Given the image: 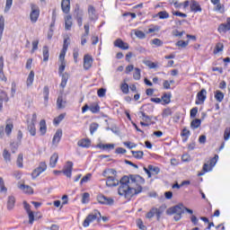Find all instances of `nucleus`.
<instances>
[{"instance_id": "nucleus-1", "label": "nucleus", "mask_w": 230, "mask_h": 230, "mask_svg": "<svg viewBox=\"0 0 230 230\" xmlns=\"http://www.w3.org/2000/svg\"><path fill=\"white\" fill-rule=\"evenodd\" d=\"M118 172L115 169L104 170L102 172L103 177L107 179L106 186L112 188L120 185L118 189V193L126 200H131L134 195H139L143 191L141 184L145 182V179L140 175L131 174L129 176H123L120 181L116 177Z\"/></svg>"}, {"instance_id": "nucleus-2", "label": "nucleus", "mask_w": 230, "mask_h": 230, "mask_svg": "<svg viewBox=\"0 0 230 230\" xmlns=\"http://www.w3.org/2000/svg\"><path fill=\"white\" fill-rule=\"evenodd\" d=\"M183 213H184V205L182 204L171 207L166 210V215H175L173 217L175 222H179V220L182 218Z\"/></svg>"}, {"instance_id": "nucleus-3", "label": "nucleus", "mask_w": 230, "mask_h": 230, "mask_svg": "<svg viewBox=\"0 0 230 230\" xmlns=\"http://www.w3.org/2000/svg\"><path fill=\"white\" fill-rule=\"evenodd\" d=\"M94 220H97V222H102V213L96 209L86 217L83 222V227H89V226L93 224Z\"/></svg>"}, {"instance_id": "nucleus-4", "label": "nucleus", "mask_w": 230, "mask_h": 230, "mask_svg": "<svg viewBox=\"0 0 230 230\" xmlns=\"http://www.w3.org/2000/svg\"><path fill=\"white\" fill-rule=\"evenodd\" d=\"M73 17L76 21L79 28H82V25L84 24V11L80 8V5H75Z\"/></svg>"}, {"instance_id": "nucleus-5", "label": "nucleus", "mask_w": 230, "mask_h": 230, "mask_svg": "<svg viewBox=\"0 0 230 230\" xmlns=\"http://www.w3.org/2000/svg\"><path fill=\"white\" fill-rule=\"evenodd\" d=\"M48 170V165L46 164V162H40L39 166L33 170L31 173L32 179H37L40 173H43V172H46Z\"/></svg>"}, {"instance_id": "nucleus-6", "label": "nucleus", "mask_w": 230, "mask_h": 230, "mask_svg": "<svg viewBox=\"0 0 230 230\" xmlns=\"http://www.w3.org/2000/svg\"><path fill=\"white\" fill-rule=\"evenodd\" d=\"M39 15H40V10L35 4H31V12L30 13L31 22H37L39 21Z\"/></svg>"}, {"instance_id": "nucleus-7", "label": "nucleus", "mask_w": 230, "mask_h": 230, "mask_svg": "<svg viewBox=\"0 0 230 230\" xmlns=\"http://www.w3.org/2000/svg\"><path fill=\"white\" fill-rule=\"evenodd\" d=\"M97 200L99 204H102L103 206H112V204H114V199H112V198H107L103 194H99L97 196Z\"/></svg>"}, {"instance_id": "nucleus-8", "label": "nucleus", "mask_w": 230, "mask_h": 230, "mask_svg": "<svg viewBox=\"0 0 230 230\" xmlns=\"http://www.w3.org/2000/svg\"><path fill=\"white\" fill-rule=\"evenodd\" d=\"M208 98V92L206 89H201L200 92L197 93V100L195 102L196 105H202Z\"/></svg>"}, {"instance_id": "nucleus-9", "label": "nucleus", "mask_w": 230, "mask_h": 230, "mask_svg": "<svg viewBox=\"0 0 230 230\" xmlns=\"http://www.w3.org/2000/svg\"><path fill=\"white\" fill-rule=\"evenodd\" d=\"M66 177L71 179V175H73V162H66V164L64 166L63 170L61 171Z\"/></svg>"}, {"instance_id": "nucleus-10", "label": "nucleus", "mask_w": 230, "mask_h": 230, "mask_svg": "<svg viewBox=\"0 0 230 230\" xmlns=\"http://www.w3.org/2000/svg\"><path fill=\"white\" fill-rule=\"evenodd\" d=\"M230 31V17L226 19V23L219 24L217 31L219 33H227Z\"/></svg>"}, {"instance_id": "nucleus-11", "label": "nucleus", "mask_w": 230, "mask_h": 230, "mask_svg": "<svg viewBox=\"0 0 230 230\" xmlns=\"http://www.w3.org/2000/svg\"><path fill=\"white\" fill-rule=\"evenodd\" d=\"M91 67H93V57H91L89 54H86L84 57V69L87 71L91 69Z\"/></svg>"}, {"instance_id": "nucleus-12", "label": "nucleus", "mask_w": 230, "mask_h": 230, "mask_svg": "<svg viewBox=\"0 0 230 230\" xmlns=\"http://www.w3.org/2000/svg\"><path fill=\"white\" fill-rule=\"evenodd\" d=\"M190 12H193V13H199L202 12V7L200 6V4L198 1H190Z\"/></svg>"}, {"instance_id": "nucleus-13", "label": "nucleus", "mask_w": 230, "mask_h": 230, "mask_svg": "<svg viewBox=\"0 0 230 230\" xmlns=\"http://www.w3.org/2000/svg\"><path fill=\"white\" fill-rule=\"evenodd\" d=\"M61 9L64 13H69L71 10V0H62Z\"/></svg>"}, {"instance_id": "nucleus-14", "label": "nucleus", "mask_w": 230, "mask_h": 230, "mask_svg": "<svg viewBox=\"0 0 230 230\" xmlns=\"http://www.w3.org/2000/svg\"><path fill=\"white\" fill-rule=\"evenodd\" d=\"M88 15L90 21H96V19H98V14H96V8H94V6H88Z\"/></svg>"}, {"instance_id": "nucleus-15", "label": "nucleus", "mask_w": 230, "mask_h": 230, "mask_svg": "<svg viewBox=\"0 0 230 230\" xmlns=\"http://www.w3.org/2000/svg\"><path fill=\"white\" fill-rule=\"evenodd\" d=\"M62 139V129H58L53 137L52 143L53 145H58Z\"/></svg>"}, {"instance_id": "nucleus-16", "label": "nucleus", "mask_w": 230, "mask_h": 230, "mask_svg": "<svg viewBox=\"0 0 230 230\" xmlns=\"http://www.w3.org/2000/svg\"><path fill=\"white\" fill-rule=\"evenodd\" d=\"M114 46H116V48H119L120 49H128V43L124 42V41L121 40L120 39H118V40L114 42Z\"/></svg>"}, {"instance_id": "nucleus-17", "label": "nucleus", "mask_w": 230, "mask_h": 230, "mask_svg": "<svg viewBox=\"0 0 230 230\" xmlns=\"http://www.w3.org/2000/svg\"><path fill=\"white\" fill-rule=\"evenodd\" d=\"M77 145L82 148H89L91 146V140L89 138H83L77 142Z\"/></svg>"}, {"instance_id": "nucleus-18", "label": "nucleus", "mask_w": 230, "mask_h": 230, "mask_svg": "<svg viewBox=\"0 0 230 230\" xmlns=\"http://www.w3.org/2000/svg\"><path fill=\"white\" fill-rule=\"evenodd\" d=\"M72 26H73V16H71V15L66 16V18H65V30L69 31V30H71Z\"/></svg>"}, {"instance_id": "nucleus-19", "label": "nucleus", "mask_w": 230, "mask_h": 230, "mask_svg": "<svg viewBox=\"0 0 230 230\" xmlns=\"http://www.w3.org/2000/svg\"><path fill=\"white\" fill-rule=\"evenodd\" d=\"M66 102L64 101V97L62 95H58L57 100V107L58 109H66Z\"/></svg>"}, {"instance_id": "nucleus-20", "label": "nucleus", "mask_w": 230, "mask_h": 230, "mask_svg": "<svg viewBox=\"0 0 230 230\" xmlns=\"http://www.w3.org/2000/svg\"><path fill=\"white\" fill-rule=\"evenodd\" d=\"M57 163H58V154L54 153V154L50 156V161H49V166H50V168H55V166H57Z\"/></svg>"}, {"instance_id": "nucleus-21", "label": "nucleus", "mask_w": 230, "mask_h": 230, "mask_svg": "<svg viewBox=\"0 0 230 230\" xmlns=\"http://www.w3.org/2000/svg\"><path fill=\"white\" fill-rule=\"evenodd\" d=\"M214 98L218 103H222L224 102V93H222L220 90H217L214 93Z\"/></svg>"}, {"instance_id": "nucleus-22", "label": "nucleus", "mask_w": 230, "mask_h": 230, "mask_svg": "<svg viewBox=\"0 0 230 230\" xmlns=\"http://www.w3.org/2000/svg\"><path fill=\"white\" fill-rule=\"evenodd\" d=\"M12 130H13V123L10 122V119L6 120L5 134L11 136Z\"/></svg>"}, {"instance_id": "nucleus-23", "label": "nucleus", "mask_w": 230, "mask_h": 230, "mask_svg": "<svg viewBox=\"0 0 230 230\" xmlns=\"http://www.w3.org/2000/svg\"><path fill=\"white\" fill-rule=\"evenodd\" d=\"M33 80H35V72L31 70L27 77V86L30 87V85H33Z\"/></svg>"}, {"instance_id": "nucleus-24", "label": "nucleus", "mask_w": 230, "mask_h": 230, "mask_svg": "<svg viewBox=\"0 0 230 230\" xmlns=\"http://www.w3.org/2000/svg\"><path fill=\"white\" fill-rule=\"evenodd\" d=\"M18 188L23 190V193H33V189L30 185L20 184Z\"/></svg>"}, {"instance_id": "nucleus-25", "label": "nucleus", "mask_w": 230, "mask_h": 230, "mask_svg": "<svg viewBox=\"0 0 230 230\" xmlns=\"http://www.w3.org/2000/svg\"><path fill=\"white\" fill-rule=\"evenodd\" d=\"M48 130V128L46 126V120L41 119L40 122V132L41 136H44Z\"/></svg>"}, {"instance_id": "nucleus-26", "label": "nucleus", "mask_w": 230, "mask_h": 230, "mask_svg": "<svg viewBox=\"0 0 230 230\" xmlns=\"http://www.w3.org/2000/svg\"><path fill=\"white\" fill-rule=\"evenodd\" d=\"M68 80H69V74H67V73L62 74L60 87H62L64 89L66 87V85H67Z\"/></svg>"}, {"instance_id": "nucleus-27", "label": "nucleus", "mask_w": 230, "mask_h": 230, "mask_svg": "<svg viewBox=\"0 0 230 230\" xmlns=\"http://www.w3.org/2000/svg\"><path fill=\"white\" fill-rule=\"evenodd\" d=\"M90 111L93 114H98L100 112V105L96 102L90 104Z\"/></svg>"}, {"instance_id": "nucleus-28", "label": "nucleus", "mask_w": 230, "mask_h": 230, "mask_svg": "<svg viewBox=\"0 0 230 230\" xmlns=\"http://www.w3.org/2000/svg\"><path fill=\"white\" fill-rule=\"evenodd\" d=\"M15 206V197L9 196L7 201V209H12Z\"/></svg>"}, {"instance_id": "nucleus-29", "label": "nucleus", "mask_w": 230, "mask_h": 230, "mask_svg": "<svg viewBox=\"0 0 230 230\" xmlns=\"http://www.w3.org/2000/svg\"><path fill=\"white\" fill-rule=\"evenodd\" d=\"M155 215H156L157 220L161 219V216L164 213V208L160 207L159 208H154Z\"/></svg>"}, {"instance_id": "nucleus-30", "label": "nucleus", "mask_w": 230, "mask_h": 230, "mask_svg": "<svg viewBox=\"0 0 230 230\" xmlns=\"http://www.w3.org/2000/svg\"><path fill=\"white\" fill-rule=\"evenodd\" d=\"M190 135H191V133L190 132V130L188 128H184L182 129L181 136H182V137H184L182 139L183 143H186V141H188V137H190Z\"/></svg>"}, {"instance_id": "nucleus-31", "label": "nucleus", "mask_w": 230, "mask_h": 230, "mask_svg": "<svg viewBox=\"0 0 230 230\" xmlns=\"http://www.w3.org/2000/svg\"><path fill=\"white\" fill-rule=\"evenodd\" d=\"M49 60V49L48 46L43 47V62H48Z\"/></svg>"}, {"instance_id": "nucleus-32", "label": "nucleus", "mask_w": 230, "mask_h": 230, "mask_svg": "<svg viewBox=\"0 0 230 230\" xmlns=\"http://www.w3.org/2000/svg\"><path fill=\"white\" fill-rule=\"evenodd\" d=\"M172 98V93H164L162 96V102L164 105H168L170 103Z\"/></svg>"}, {"instance_id": "nucleus-33", "label": "nucleus", "mask_w": 230, "mask_h": 230, "mask_svg": "<svg viewBox=\"0 0 230 230\" xmlns=\"http://www.w3.org/2000/svg\"><path fill=\"white\" fill-rule=\"evenodd\" d=\"M3 31H4V16L0 15V40L3 39Z\"/></svg>"}, {"instance_id": "nucleus-34", "label": "nucleus", "mask_w": 230, "mask_h": 230, "mask_svg": "<svg viewBox=\"0 0 230 230\" xmlns=\"http://www.w3.org/2000/svg\"><path fill=\"white\" fill-rule=\"evenodd\" d=\"M27 130H29L31 136H36L37 128H35V124L28 123Z\"/></svg>"}, {"instance_id": "nucleus-35", "label": "nucleus", "mask_w": 230, "mask_h": 230, "mask_svg": "<svg viewBox=\"0 0 230 230\" xmlns=\"http://www.w3.org/2000/svg\"><path fill=\"white\" fill-rule=\"evenodd\" d=\"M99 148H102V150H113L114 144H99Z\"/></svg>"}, {"instance_id": "nucleus-36", "label": "nucleus", "mask_w": 230, "mask_h": 230, "mask_svg": "<svg viewBox=\"0 0 230 230\" xmlns=\"http://www.w3.org/2000/svg\"><path fill=\"white\" fill-rule=\"evenodd\" d=\"M3 157L5 163H10L12 161V155L6 149L4 150Z\"/></svg>"}, {"instance_id": "nucleus-37", "label": "nucleus", "mask_w": 230, "mask_h": 230, "mask_svg": "<svg viewBox=\"0 0 230 230\" xmlns=\"http://www.w3.org/2000/svg\"><path fill=\"white\" fill-rule=\"evenodd\" d=\"M201 123L202 121L200 119H195L190 122V127L195 130V128H199V127H200Z\"/></svg>"}, {"instance_id": "nucleus-38", "label": "nucleus", "mask_w": 230, "mask_h": 230, "mask_svg": "<svg viewBox=\"0 0 230 230\" xmlns=\"http://www.w3.org/2000/svg\"><path fill=\"white\" fill-rule=\"evenodd\" d=\"M131 154L135 159H143V155H145L143 151H131Z\"/></svg>"}, {"instance_id": "nucleus-39", "label": "nucleus", "mask_w": 230, "mask_h": 230, "mask_svg": "<svg viewBox=\"0 0 230 230\" xmlns=\"http://www.w3.org/2000/svg\"><path fill=\"white\" fill-rule=\"evenodd\" d=\"M100 127V125L96 122H93L91 125H90V133L92 136L94 135V132H96V130H98V128Z\"/></svg>"}, {"instance_id": "nucleus-40", "label": "nucleus", "mask_w": 230, "mask_h": 230, "mask_svg": "<svg viewBox=\"0 0 230 230\" xmlns=\"http://www.w3.org/2000/svg\"><path fill=\"white\" fill-rule=\"evenodd\" d=\"M67 51V45H66V41H65V45H63V49L60 52L59 55V60H64V58H66V52Z\"/></svg>"}, {"instance_id": "nucleus-41", "label": "nucleus", "mask_w": 230, "mask_h": 230, "mask_svg": "<svg viewBox=\"0 0 230 230\" xmlns=\"http://www.w3.org/2000/svg\"><path fill=\"white\" fill-rule=\"evenodd\" d=\"M190 44V40H178L175 44L178 48H187V46Z\"/></svg>"}, {"instance_id": "nucleus-42", "label": "nucleus", "mask_w": 230, "mask_h": 230, "mask_svg": "<svg viewBox=\"0 0 230 230\" xmlns=\"http://www.w3.org/2000/svg\"><path fill=\"white\" fill-rule=\"evenodd\" d=\"M134 80H141V69L136 67L133 74Z\"/></svg>"}, {"instance_id": "nucleus-43", "label": "nucleus", "mask_w": 230, "mask_h": 230, "mask_svg": "<svg viewBox=\"0 0 230 230\" xmlns=\"http://www.w3.org/2000/svg\"><path fill=\"white\" fill-rule=\"evenodd\" d=\"M66 118V113H61L58 117L54 119V125H59L60 122Z\"/></svg>"}, {"instance_id": "nucleus-44", "label": "nucleus", "mask_w": 230, "mask_h": 230, "mask_svg": "<svg viewBox=\"0 0 230 230\" xmlns=\"http://www.w3.org/2000/svg\"><path fill=\"white\" fill-rule=\"evenodd\" d=\"M157 17H159V19H168L170 14L166 11H161L157 13Z\"/></svg>"}, {"instance_id": "nucleus-45", "label": "nucleus", "mask_w": 230, "mask_h": 230, "mask_svg": "<svg viewBox=\"0 0 230 230\" xmlns=\"http://www.w3.org/2000/svg\"><path fill=\"white\" fill-rule=\"evenodd\" d=\"M140 114L142 116L143 121H145L146 123H148V121H152V118H154L146 115V113H145L144 111H140Z\"/></svg>"}, {"instance_id": "nucleus-46", "label": "nucleus", "mask_w": 230, "mask_h": 230, "mask_svg": "<svg viewBox=\"0 0 230 230\" xmlns=\"http://www.w3.org/2000/svg\"><path fill=\"white\" fill-rule=\"evenodd\" d=\"M9 100L8 93L6 92L1 91L0 92V101L7 102Z\"/></svg>"}, {"instance_id": "nucleus-47", "label": "nucleus", "mask_w": 230, "mask_h": 230, "mask_svg": "<svg viewBox=\"0 0 230 230\" xmlns=\"http://www.w3.org/2000/svg\"><path fill=\"white\" fill-rule=\"evenodd\" d=\"M91 195L88 192H84L83 193V197H82V203L83 204H87L89 203V199H90Z\"/></svg>"}, {"instance_id": "nucleus-48", "label": "nucleus", "mask_w": 230, "mask_h": 230, "mask_svg": "<svg viewBox=\"0 0 230 230\" xmlns=\"http://www.w3.org/2000/svg\"><path fill=\"white\" fill-rule=\"evenodd\" d=\"M215 12H219V13H224V12H226L225 8H224V4H217L216 7H215Z\"/></svg>"}, {"instance_id": "nucleus-49", "label": "nucleus", "mask_w": 230, "mask_h": 230, "mask_svg": "<svg viewBox=\"0 0 230 230\" xmlns=\"http://www.w3.org/2000/svg\"><path fill=\"white\" fill-rule=\"evenodd\" d=\"M0 191L6 193L8 191V189L4 186V180L3 177H0Z\"/></svg>"}, {"instance_id": "nucleus-50", "label": "nucleus", "mask_w": 230, "mask_h": 230, "mask_svg": "<svg viewBox=\"0 0 230 230\" xmlns=\"http://www.w3.org/2000/svg\"><path fill=\"white\" fill-rule=\"evenodd\" d=\"M148 170H150V172H154L155 173V175H157L159 173V172H161V169H159V167L154 166L152 164L148 165Z\"/></svg>"}, {"instance_id": "nucleus-51", "label": "nucleus", "mask_w": 230, "mask_h": 230, "mask_svg": "<svg viewBox=\"0 0 230 230\" xmlns=\"http://www.w3.org/2000/svg\"><path fill=\"white\" fill-rule=\"evenodd\" d=\"M13 3V0H6L5 7H4V13L10 12V8H12V4Z\"/></svg>"}, {"instance_id": "nucleus-52", "label": "nucleus", "mask_w": 230, "mask_h": 230, "mask_svg": "<svg viewBox=\"0 0 230 230\" xmlns=\"http://www.w3.org/2000/svg\"><path fill=\"white\" fill-rule=\"evenodd\" d=\"M224 50V44L222 43H217L216 45V49L214 50V53L217 54V53H220V51H223Z\"/></svg>"}, {"instance_id": "nucleus-53", "label": "nucleus", "mask_w": 230, "mask_h": 230, "mask_svg": "<svg viewBox=\"0 0 230 230\" xmlns=\"http://www.w3.org/2000/svg\"><path fill=\"white\" fill-rule=\"evenodd\" d=\"M120 89L124 94H128V84L127 83L122 84Z\"/></svg>"}, {"instance_id": "nucleus-54", "label": "nucleus", "mask_w": 230, "mask_h": 230, "mask_svg": "<svg viewBox=\"0 0 230 230\" xmlns=\"http://www.w3.org/2000/svg\"><path fill=\"white\" fill-rule=\"evenodd\" d=\"M16 164H17V167L18 168H23V164H22V155H18V158H17V161H16Z\"/></svg>"}, {"instance_id": "nucleus-55", "label": "nucleus", "mask_w": 230, "mask_h": 230, "mask_svg": "<svg viewBox=\"0 0 230 230\" xmlns=\"http://www.w3.org/2000/svg\"><path fill=\"white\" fill-rule=\"evenodd\" d=\"M135 35L136 37H137V39H145L146 37V35L145 34V32H143V31H135Z\"/></svg>"}, {"instance_id": "nucleus-56", "label": "nucleus", "mask_w": 230, "mask_h": 230, "mask_svg": "<svg viewBox=\"0 0 230 230\" xmlns=\"http://www.w3.org/2000/svg\"><path fill=\"white\" fill-rule=\"evenodd\" d=\"M91 173H87L85 176H84L80 181V184H84V182H88L91 180Z\"/></svg>"}, {"instance_id": "nucleus-57", "label": "nucleus", "mask_w": 230, "mask_h": 230, "mask_svg": "<svg viewBox=\"0 0 230 230\" xmlns=\"http://www.w3.org/2000/svg\"><path fill=\"white\" fill-rule=\"evenodd\" d=\"M105 93H107V90H105V88H100L97 91V94H98L99 98H103V96H105Z\"/></svg>"}, {"instance_id": "nucleus-58", "label": "nucleus", "mask_w": 230, "mask_h": 230, "mask_svg": "<svg viewBox=\"0 0 230 230\" xmlns=\"http://www.w3.org/2000/svg\"><path fill=\"white\" fill-rule=\"evenodd\" d=\"M185 33L186 32L184 31H179L178 30L172 31L173 37H182V35Z\"/></svg>"}, {"instance_id": "nucleus-59", "label": "nucleus", "mask_w": 230, "mask_h": 230, "mask_svg": "<svg viewBox=\"0 0 230 230\" xmlns=\"http://www.w3.org/2000/svg\"><path fill=\"white\" fill-rule=\"evenodd\" d=\"M198 112H199V108L198 107L192 108L190 110V118H196Z\"/></svg>"}, {"instance_id": "nucleus-60", "label": "nucleus", "mask_w": 230, "mask_h": 230, "mask_svg": "<svg viewBox=\"0 0 230 230\" xmlns=\"http://www.w3.org/2000/svg\"><path fill=\"white\" fill-rule=\"evenodd\" d=\"M123 145H124V146H127L130 150H131V148H136V146H137V144H134L132 142H124Z\"/></svg>"}, {"instance_id": "nucleus-61", "label": "nucleus", "mask_w": 230, "mask_h": 230, "mask_svg": "<svg viewBox=\"0 0 230 230\" xmlns=\"http://www.w3.org/2000/svg\"><path fill=\"white\" fill-rule=\"evenodd\" d=\"M37 49H39V40H34V41H32L31 53H35V51H37Z\"/></svg>"}, {"instance_id": "nucleus-62", "label": "nucleus", "mask_w": 230, "mask_h": 230, "mask_svg": "<svg viewBox=\"0 0 230 230\" xmlns=\"http://www.w3.org/2000/svg\"><path fill=\"white\" fill-rule=\"evenodd\" d=\"M229 137H230V128H226L225 129V133H224L225 141H227V139H229Z\"/></svg>"}, {"instance_id": "nucleus-63", "label": "nucleus", "mask_w": 230, "mask_h": 230, "mask_svg": "<svg viewBox=\"0 0 230 230\" xmlns=\"http://www.w3.org/2000/svg\"><path fill=\"white\" fill-rule=\"evenodd\" d=\"M29 215V224H33L35 221V215L33 214V211L28 212Z\"/></svg>"}, {"instance_id": "nucleus-64", "label": "nucleus", "mask_w": 230, "mask_h": 230, "mask_svg": "<svg viewBox=\"0 0 230 230\" xmlns=\"http://www.w3.org/2000/svg\"><path fill=\"white\" fill-rule=\"evenodd\" d=\"M152 44H155V46L161 47V46H163V40H161L159 39H154L152 40Z\"/></svg>"}]
</instances>
